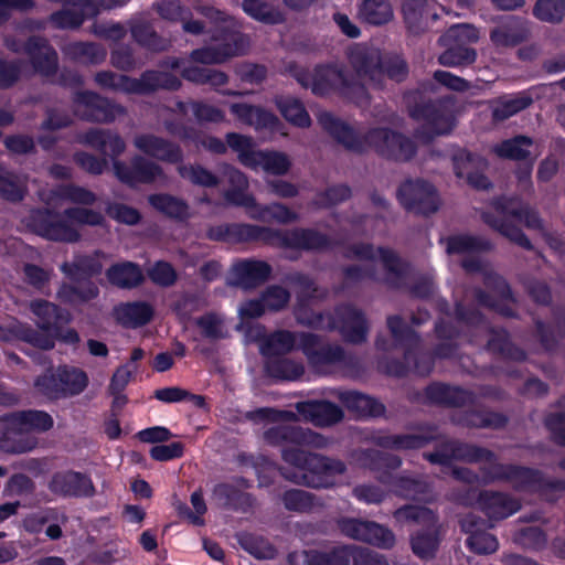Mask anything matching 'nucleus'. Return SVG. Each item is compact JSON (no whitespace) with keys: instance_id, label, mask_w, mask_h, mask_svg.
<instances>
[{"instance_id":"nucleus-1","label":"nucleus","mask_w":565,"mask_h":565,"mask_svg":"<svg viewBox=\"0 0 565 565\" xmlns=\"http://www.w3.org/2000/svg\"><path fill=\"white\" fill-rule=\"evenodd\" d=\"M318 435L308 428L278 425L264 431L265 441L280 447L281 459L290 467H279L281 477L295 484L327 489L334 484V478L344 473L345 465L340 459L305 450L316 444Z\"/></svg>"},{"instance_id":"nucleus-2","label":"nucleus","mask_w":565,"mask_h":565,"mask_svg":"<svg viewBox=\"0 0 565 565\" xmlns=\"http://www.w3.org/2000/svg\"><path fill=\"white\" fill-rule=\"evenodd\" d=\"M205 236L213 242L231 244L260 242L275 248L305 252H320L331 246V239L327 234L309 227L280 230L247 223H225L210 226Z\"/></svg>"},{"instance_id":"nucleus-3","label":"nucleus","mask_w":565,"mask_h":565,"mask_svg":"<svg viewBox=\"0 0 565 565\" xmlns=\"http://www.w3.org/2000/svg\"><path fill=\"white\" fill-rule=\"evenodd\" d=\"M435 90V83L430 79L422 82L419 87L404 94V103L409 118L420 122L415 136L433 141L438 136L448 135L455 127V118L446 102L440 98L427 96Z\"/></svg>"},{"instance_id":"nucleus-4","label":"nucleus","mask_w":565,"mask_h":565,"mask_svg":"<svg viewBox=\"0 0 565 565\" xmlns=\"http://www.w3.org/2000/svg\"><path fill=\"white\" fill-rule=\"evenodd\" d=\"M355 260L369 262L366 265L355 264V284L362 279H370L383 282L394 290L407 286L412 266L390 247L355 243Z\"/></svg>"},{"instance_id":"nucleus-5","label":"nucleus","mask_w":565,"mask_h":565,"mask_svg":"<svg viewBox=\"0 0 565 565\" xmlns=\"http://www.w3.org/2000/svg\"><path fill=\"white\" fill-rule=\"evenodd\" d=\"M497 213L484 212L482 221L512 243L533 250L534 246L525 233L509 217H513L530 230L541 231L544 227L539 212L516 196H500L492 203Z\"/></svg>"},{"instance_id":"nucleus-6","label":"nucleus","mask_w":565,"mask_h":565,"mask_svg":"<svg viewBox=\"0 0 565 565\" xmlns=\"http://www.w3.org/2000/svg\"><path fill=\"white\" fill-rule=\"evenodd\" d=\"M488 462L490 466L482 471L489 481L510 482L514 490L536 493L548 503H555L559 499L557 493L565 491V479L546 478L536 468L502 463L498 462L497 459Z\"/></svg>"},{"instance_id":"nucleus-7","label":"nucleus","mask_w":565,"mask_h":565,"mask_svg":"<svg viewBox=\"0 0 565 565\" xmlns=\"http://www.w3.org/2000/svg\"><path fill=\"white\" fill-rule=\"evenodd\" d=\"M386 324L393 342L385 335L379 334L375 339L376 349L383 352L397 348L403 349L404 359L409 363V370L420 376L429 375L434 369L435 359L431 352L422 350L419 333L398 315L388 316Z\"/></svg>"},{"instance_id":"nucleus-8","label":"nucleus","mask_w":565,"mask_h":565,"mask_svg":"<svg viewBox=\"0 0 565 565\" xmlns=\"http://www.w3.org/2000/svg\"><path fill=\"white\" fill-rule=\"evenodd\" d=\"M364 456L376 480L390 487L396 497L418 500L429 492V484L423 478L394 473L403 463L399 456L374 449L367 450Z\"/></svg>"},{"instance_id":"nucleus-9","label":"nucleus","mask_w":565,"mask_h":565,"mask_svg":"<svg viewBox=\"0 0 565 565\" xmlns=\"http://www.w3.org/2000/svg\"><path fill=\"white\" fill-rule=\"evenodd\" d=\"M6 430L0 436V449L10 454L31 451L36 441L24 437V433H46L54 426L53 417L45 411L24 409L4 417Z\"/></svg>"},{"instance_id":"nucleus-10","label":"nucleus","mask_w":565,"mask_h":565,"mask_svg":"<svg viewBox=\"0 0 565 565\" xmlns=\"http://www.w3.org/2000/svg\"><path fill=\"white\" fill-rule=\"evenodd\" d=\"M289 72L301 87L309 88L318 97H327L331 94L347 97L353 89V75L337 63L316 65L312 72L290 65Z\"/></svg>"},{"instance_id":"nucleus-11","label":"nucleus","mask_w":565,"mask_h":565,"mask_svg":"<svg viewBox=\"0 0 565 565\" xmlns=\"http://www.w3.org/2000/svg\"><path fill=\"white\" fill-rule=\"evenodd\" d=\"M363 140L379 156L395 162H408L417 153V145L413 139L391 128H373L364 137L355 130V153L362 151Z\"/></svg>"},{"instance_id":"nucleus-12","label":"nucleus","mask_w":565,"mask_h":565,"mask_svg":"<svg viewBox=\"0 0 565 565\" xmlns=\"http://www.w3.org/2000/svg\"><path fill=\"white\" fill-rule=\"evenodd\" d=\"M364 73L369 78L381 85L383 77L395 83L404 82L409 73L406 60L396 53H381L380 51L364 52L355 44V76Z\"/></svg>"},{"instance_id":"nucleus-13","label":"nucleus","mask_w":565,"mask_h":565,"mask_svg":"<svg viewBox=\"0 0 565 565\" xmlns=\"http://www.w3.org/2000/svg\"><path fill=\"white\" fill-rule=\"evenodd\" d=\"M298 350L306 356L310 369L318 374L326 375L347 360L342 345L324 341L322 335L313 332L300 331Z\"/></svg>"},{"instance_id":"nucleus-14","label":"nucleus","mask_w":565,"mask_h":565,"mask_svg":"<svg viewBox=\"0 0 565 565\" xmlns=\"http://www.w3.org/2000/svg\"><path fill=\"white\" fill-rule=\"evenodd\" d=\"M30 232L52 242L77 243L79 232L66 220L64 212L50 207L32 209L25 218Z\"/></svg>"},{"instance_id":"nucleus-15","label":"nucleus","mask_w":565,"mask_h":565,"mask_svg":"<svg viewBox=\"0 0 565 565\" xmlns=\"http://www.w3.org/2000/svg\"><path fill=\"white\" fill-rule=\"evenodd\" d=\"M4 44L13 53L28 55L34 71L40 75L56 74L58 55L46 38L41 35H30L26 40L7 38Z\"/></svg>"},{"instance_id":"nucleus-16","label":"nucleus","mask_w":565,"mask_h":565,"mask_svg":"<svg viewBox=\"0 0 565 565\" xmlns=\"http://www.w3.org/2000/svg\"><path fill=\"white\" fill-rule=\"evenodd\" d=\"M423 458L431 465L448 467L452 460L469 463L494 461L495 454L482 446L456 439H447L437 444L434 451L424 452Z\"/></svg>"},{"instance_id":"nucleus-17","label":"nucleus","mask_w":565,"mask_h":565,"mask_svg":"<svg viewBox=\"0 0 565 565\" xmlns=\"http://www.w3.org/2000/svg\"><path fill=\"white\" fill-rule=\"evenodd\" d=\"M397 200L408 212L429 216L439 209V195L436 188L423 179H407L397 189Z\"/></svg>"},{"instance_id":"nucleus-18","label":"nucleus","mask_w":565,"mask_h":565,"mask_svg":"<svg viewBox=\"0 0 565 565\" xmlns=\"http://www.w3.org/2000/svg\"><path fill=\"white\" fill-rule=\"evenodd\" d=\"M73 102L75 114L90 122H113L126 111L121 105L93 90L76 92Z\"/></svg>"},{"instance_id":"nucleus-19","label":"nucleus","mask_w":565,"mask_h":565,"mask_svg":"<svg viewBox=\"0 0 565 565\" xmlns=\"http://www.w3.org/2000/svg\"><path fill=\"white\" fill-rule=\"evenodd\" d=\"M113 170L118 181L130 189H136L139 184H152L163 175L158 163L140 154H135L128 162L114 159Z\"/></svg>"},{"instance_id":"nucleus-20","label":"nucleus","mask_w":565,"mask_h":565,"mask_svg":"<svg viewBox=\"0 0 565 565\" xmlns=\"http://www.w3.org/2000/svg\"><path fill=\"white\" fill-rule=\"evenodd\" d=\"M305 327L321 331H338L344 342L353 343V303L338 305L333 311H316L313 320L305 321Z\"/></svg>"},{"instance_id":"nucleus-21","label":"nucleus","mask_w":565,"mask_h":565,"mask_svg":"<svg viewBox=\"0 0 565 565\" xmlns=\"http://www.w3.org/2000/svg\"><path fill=\"white\" fill-rule=\"evenodd\" d=\"M47 488L53 494L62 498H92L96 492L92 478L75 470L54 472Z\"/></svg>"},{"instance_id":"nucleus-22","label":"nucleus","mask_w":565,"mask_h":565,"mask_svg":"<svg viewBox=\"0 0 565 565\" xmlns=\"http://www.w3.org/2000/svg\"><path fill=\"white\" fill-rule=\"evenodd\" d=\"M424 402L428 405L460 408L476 404L475 392L444 382H431L423 391Z\"/></svg>"},{"instance_id":"nucleus-23","label":"nucleus","mask_w":565,"mask_h":565,"mask_svg":"<svg viewBox=\"0 0 565 565\" xmlns=\"http://www.w3.org/2000/svg\"><path fill=\"white\" fill-rule=\"evenodd\" d=\"M460 529L468 535L466 546L469 551L479 554H492L499 547L495 535L489 533L488 521L475 513H468L459 521Z\"/></svg>"},{"instance_id":"nucleus-24","label":"nucleus","mask_w":565,"mask_h":565,"mask_svg":"<svg viewBox=\"0 0 565 565\" xmlns=\"http://www.w3.org/2000/svg\"><path fill=\"white\" fill-rule=\"evenodd\" d=\"M552 318L554 326L545 322L540 317H532L533 338L539 342L542 350L546 353H554L559 348L561 340H565V307L555 306L552 308Z\"/></svg>"},{"instance_id":"nucleus-25","label":"nucleus","mask_w":565,"mask_h":565,"mask_svg":"<svg viewBox=\"0 0 565 565\" xmlns=\"http://www.w3.org/2000/svg\"><path fill=\"white\" fill-rule=\"evenodd\" d=\"M473 406L454 415L452 423L465 428L492 430L503 429L509 424V417L505 414L477 403Z\"/></svg>"},{"instance_id":"nucleus-26","label":"nucleus","mask_w":565,"mask_h":565,"mask_svg":"<svg viewBox=\"0 0 565 565\" xmlns=\"http://www.w3.org/2000/svg\"><path fill=\"white\" fill-rule=\"evenodd\" d=\"M530 21L520 15H508L490 31V41L497 47H515L529 40Z\"/></svg>"},{"instance_id":"nucleus-27","label":"nucleus","mask_w":565,"mask_h":565,"mask_svg":"<svg viewBox=\"0 0 565 565\" xmlns=\"http://www.w3.org/2000/svg\"><path fill=\"white\" fill-rule=\"evenodd\" d=\"M482 164L483 159L468 150H459L452 156L455 175L466 180L476 190H489L492 186L489 178L479 169Z\"/></svg>"},{"instance_id":"nucleus-28","label":"nucleus","mask_w":565,"mask_h":565,"mask_svg":"<svg viewBox=\"0 0 565 565\" xmlns=\"http://www.w3.org/2000/svg\"><path fill=\"white\" fill-rule=\"evenodd\" d=\"M477 504L487 518L493 521L508 519L521 509V502L516 498L494 490H481Z\"/></svg>"},{"instance_id":"nucleus-29","label":"nucleus","mask_w":565,"mask_h":565,"mask_svg":"<svg viewBox=\"0 0 565 565\" xmlns=\"http://www.w3.org/2000/svg\"><path fill=\"white\" fill-rule=\"evenodd\" d=\"M271 271L273 268L267 262L243 259L233 265L230 285L243 289H254L266 282Z\"/></svg>"},{"instance_id":"nucleus-30","label":"nucleus","mask_w":565,"mask_h":565,"mask_svg":"<svg viewBox=\"0 0 565 565\" xmlns=\"http://www.w3.org/2000/svg\"><path fill=\"white\" fill-rule=\"evenodd\" d=\"M135 147L145 154L168 163H181L183 151L178 143L153 134H141L134 140Z\"/></svg>"},{"instance_id":"nucleus-31","label":"nucleus","mask_w":565,"mask_h":565,"mask_svg":"<svg viewBox=\"0 0 565 565\" xmlns=\"http://www.w3.org/2000/svg\"><path fill=\"white\" fill-rule=\"evenodd\" d=\"M296 409L305 419L318 427L334 425L343 418L342 408L335 403L324 399L299 402Z\"/></svg>"},{"instance_id":"nucleus-32","label":"nucleus","mask_w":565,"mask_h":565,"mask_svg":"<svg viewBox=\"0 0 565 565\" xmlns=\"http://www.w3.org/2000/svg\"><path fill=\"white\" fill-rule=\"evenodd\" d=\"M181 79L166 71L146 70L134 81V94L148 96L158 90L177 92L181 88Z\"/></svg>"},{"instance_id":"nucleus-33","label":"nucleus","mask_w":565,"mask_h":565,"mask_svg":"<svg viewBox=\"0 0 565 565\" xmlns=\"http://www.w3.org/2000/svg\"><path fill=\"white\" fill-rule=\"evenodd\" d=\"M226 42L215 46H203L190 53V60L205 65L218 64L227 58L239 54L238 44L243 42L241 33H228L224 38Z\"/></svg>"},{"instance_id":"nucleus-34","label":"nucleus","mask_w":565,"mask_h":565,"mask_svg":"<svg viewBox=\"0 0 565 565\" xmlns=\"http://www.w3.org/2000/svg\"><path fill=\"white\" fill-rule=\"evenodd\" d=\"M299 332L279 329L265 334L259 341V353L264 360L273 356H286L298 350Z\"/></svg>"},{"instance_id":"nucleus-35","label":"nucleus","mask_w":565,"mask_h":565,"mask_svg":"<svg viewBox=\"0 0 565 565\" xmlns=\"http://www.w3.org/2000/svg\"><path fill=\"white\" fill-rule=\"evenodd\" d=\"M212 494L218 505L225 510L246 513L255 504V498L252 493L242 491L227 482L215 484Z\"/></svg>"},{"instance_id":"nucleus-36","label":"nucleus","mask_w":565,"mask_h":565,"mask_svg":"<svg viewBox=\"0 0 565 565\" xmlns=\"http://www.w3.org/2000/svg\"><path fill=\"white\" fill-rule=\"evenodd\" d=\"M31 311L38 318L39 329L49 334L60 324H68L72 321V315L67 309L43 299L32 301Z\"/></svg>"},{"instance_id":"nucleus-37","label":"nucleus","mask_w":565,"mask_h":565,"mask_svg":"<svg viewBox=\"0 0 565 565\" xmlns=\"http://www.w3.org/2000/svg\"><path fill=\"white\" fill-rule=\"evenodd\" d=\"M355 541L365 542L381 550H392L396 537L394 532L383 524L355 518Z\"/></svg>"},{"instance_id":"nucleus-38","label":"nucleus","mask_w":565,"mask_h":565,"mask_svg":"<svg viewBox=\"0 0 565 565\" xmlns=\"http://www.w3.org/2000/svg\"><path fill=\"white\" fill-rule=\"evenodd\" d=\"M373 443L390 450H418L437 439V436L427 434H377Z\"/></svg>"},{"instance_id":"nucleus-39","label":"nucleus","mask_w":565,"mask_h":565,"mask_svg":"<svg viewBox=\"0 0 565 565\" xmlns=\"http://www.w3.org/2000/svg\"><path fill=\"white\" fill-rule=\"evenodd\" d=\"M488 333L490 335L487 342V349L494 355H499L504 360L514 362H524L527 359V353L524 349L516 345L510 337V333L504 328L489 327Z\"/></svg>"},{"instance_id":"nucleus-40","label":"nucleus","mask_w":565,"mask_h":565,"mask_svg":"<svg viewBox=\"0 0 565 565\" xmlns=\"http://www.w3.org/2000/svg\"><path fill=\"white\" fill-rule=\"evenodd\" d=\"M402 12L408 31L414 34L424 32L438 18L427 0H405Z\"/></svg>"},{"instance_id":"nucleus-41","label":"nucleus","mask_w":565,"mask_h":565,"mask_svg":"<svg viewBox=\"0 0 565 565\" xmlns=\"http://www.w3.org/2000/svg\"><path fill=\"white\" fill-rule=\"evenodd\" d=\"M264 373L274 382H295L305 374V365L301 361L286 356H273L264 360Z\"/></svg>"},{"instance_id":"nucleus-42","label":"nucleus","mask_w":565,"mask_h":565,"mask_svg":"<svg viewBox=\"0 0 565 565\" xmlns=\"http://www.w3.org/2000/svg\"><path fill=\"white\" fill-rule=\"evenodd\" d=\"M116 320L126 328L148 324L154 315L153 307L146 301L124 302L114 308Z\"/></svg>"},{"instance_id":"nucleus-43","label":"nucleus","mask_w":565,"mask_h":565,"mask_svg":"<svg viewBox=\"0 0 565 565\" xmlns=\"http://www.w3.org/2000/svg\"><path fill=\"white\" fill-rule=\"evenodd\" d=\"M81 141L113 158L120 156L126 149L124 139L117 132L105 129H88Z\"/></svg>"},{"instance_id":"nucleus-44","label":"nucleus","mask_w":565,"mask_h":565,"mask_svg":"<svg viewBox=\"0 0 565 565\" xmlns=\"http://www.w3.org/2000/svg\"><path fill=\"white\" fill-rule=\"evenodd\" d=\"M63 52L71 61L83 65H100L107 57L105 46L96 42H70Z\"/></svg>"},{"instance_id":"nucleus-45","label":"nucleus","mask_w":565,"mask_h":565,"mask_svg":"<svg viewBox=\"0 0 565 565\" xmlns=\"http://www.w3.org/2000/svg\"><path fill=\"white\" fill-rule=\"evenodd\" d=\"M103 265L98 258L89 255H79L73 262H65L61 265V271L73 282L92 281V278L99 275Z\"/></svg>"},{"instance_id":"nucleus-46","label":"nucleus","mask_w":565,"mask_h":565,"mask_svg":"<svg viewBox=\"0 0 565 565\" xmlns=\"http://www.w3.org/2000/svg\"><path fill=\"white\" fill-rule=\"evenodd\" d=\"M106 278L110 285L120 289L136 288L145 280L140 266L129 260L109 266L106 270Z\"/></svg>"},{"instance_id":"nucleus-47","label":"nucleus","mask_w":565,"mask_h":565,"mask_svg":"<svg viewBox=\"0 0 565 565\" xmlns=\"http://www.w3.org/2000/svg\"><path fill=\"white\" fill-rule=\"evenodd\" d=\"M57 372L63 399L81 395L89 385L88 374L81 367L60 364Z\"/></svg>"},{"instance_id":"nucleus-48","label":"nucleus","mask_w":565,"mask_h":565,"mask_svg":"<svg viewBox=\"0 0 565 565\" xmlns=\"http://www.w3.org/2000/svg\"><path fill=\"white\" fill-rule=\"evenodd\" d=\"M411 548L420 559H431L440 545V533L437 523L425 525L424 529L411 535Z\"/></svg>"},{"instance_id":"nucleus-49","label":"nucleus","mask_w":565,"mask_h":565,"mask_svg":"<svg viewBox=\"0 0 565 565\" xmlns=\"http://www.w3.org/2000/svg\"><path fill=\"white\" fill-rule=\"evenodd\" d=\"M130 34L137 44L151 52H164L170 46V41L162 38L147 20L131 22Z\"/></svg>"},{"instance_id":"nucleus-50","label":"nucleus","mask_w":565,"mask_h":565,"mask_svg":"<svg viewBox=\"0 0 565 565\" xmlns=\"http://www.w3.org/2000/svg\"><path fill=\"white\" fill-rule=\"evenodd\" d=\"M493 247L488 238L471 234H455L446 239V252L449 255L487 253Z\"/></svg>"},{"instance_id":"nucleus-51","label":"nucleus","mask_w":565,"mask_h":565,"mask_svg":"<svg viewBox=\"0 0 565 565\" xmlns=\"http://www.w3.org/2000/svg\"><path fill=\"white\" fill-rule=\"evenodd\" d=\"M317 119L323 131H326L337 143L342 145L348 150H353L352 126L330 111H321Z\"/></svg>"},{"instance_id":"nucleus-52","label":"nucleus","mask_w":565,"mask_h":565,"mask_svg":"<svg viewBox=\"0 0 565 565\" xmlns=\"http://www.w3.org/2000/svg\"><path fill=\"white\" fill-rule=\"evenodd\" d=\"M258 168H262L268 174L282 177L289 172L291 161L289 157L281 151L257 150L249 169L257 170Z\"/></svg>"},{"instance_id":"nucleus-53","label":"nucleus","mask_w":565,"mask_h":565,"mask_svg":"<svg viewBox=\"0 0 565 565\" xmlns=\"http://www.w3.org/2000/svg\"><path fill=\"white\" fill-rule=\"evenodd\" d=\"M149 204L169 218L184 221L189 217L188 203L169 193H154L148 196Z\"/></svg>"},{"instance_id":"nucleus-54","label":"nucleus","mask_w":565,"mask_h":565,"mask_svg":"<svg viewBox=\"0 0 565 565\" xmlns=\"http://www.w3.org/2000/svg\"><path fill=\"white\" fill-rule=\"evenodd\" d=\"M62 284L57 290V298L61 302L70 306H78L89 302L99 295V289L93 281Z\"/></svg>"},{"instance_id":"nucleus-55","label":"nucleus","mask_w":565,"mask_h":565,"mask_svg":"<svg viewBox=\"0 0 565 565\" xmlns=\"http://www.w3.org/2000/svg\"><path fill=\"white\" fill-rule=\"evenodd\" d=\"M275 105L281 116L291 125L299 128L310 127V115L300 99L291 96H277Z\"/></svg>"},{"instance_id":"nucleus-56","label":"nucleus","mask_w":565,"mask_h":565,"mask_svg":"<svg viewBox=\"0 0 565 565\" xmlns=\"http://www.w3.org/2000/svg\"><path fill=\"white\" fill-rule=\"evenodd\" d=\"M305 565H350L353 545H340L329 552L318 550L305 551Z\"/></svg>"},{"instance_id":"nucleus-57","label":"nucleus","mask_w":565,"mask_h":565,"mask_svg":"<svg viewBox=\"0 0 565 565\" xmlns=\"http://www.w3.org/2000/svg\"><path fill=\"white\" fill-rule=\"evenodd\" d=\"M249 217L260 222L274 221L282 225L299 221V214L280 202L258 204L256 212H249Z\"/></svg>"},{"instance_id":"nucleus-58","label":"nucleus","mask_w":565,"mask_h":565,"mask_svg":"<svg viewBox=\"0 0 565 565\" xmlns=\"http://www.w3.org/2000/svg\"><path fill=\"white\" fill-rule=\"evenodd\" d=\"M181 77L195 85H210L213 88H218L228 83L226 73L196 65L182 67Z\"/></svg>"},{"instance_id":"nucleus-59","label":"nucleus","mask_w":565,"mask_h":565,"mask_svg":"<svg viewBox=\"0 0 565 565\" xmlns=\"http://www.w3.org/2000/svg\"><path fill=\"white\" fill-rule=\"evenodd\" d=\"M26 195V186L21 178L0 164V199L10 203H19Z\"/></svg>"},{"instance_id":"nucleus-60","label":"nucleus","mask_w":565,"mask_h":565,"mask_svg":"<svg viewBox=\"0 0 565 565\" xmlns=\"http://www.w3.org/2000/svg\"><path fill=\"white\" fill-rule=\"evenodd\" d=\"M242 9L248 17L264 24L276 25L285 21L280 10L262 0H243Z\"/></svg>"},{"instance_id":"nucleus-61","label":"nucleus","mask_w":565,"mask_h":565,"mask_svg":"<svg viewBox=\"0 0 565 565\" xmlns=\"http://www.w3.org/2000/svg\"><path fill=\"white\" fill-rule=\"evenodd\" d=\"M532 145V138L524 135H519L513 138L505 139L499 145H495L493 152L502 159L521 161L526 160L530 157V150L526 148Z\"/></svg>"},{"instance_id":"nucleus-62","label":"nucleus","mask_w":565,"mask_h":565,"mask_svg":"<svg viewBox=\"0 0 565 565\" xmlns=\"http://www.w3.org/2000/svg\"><path fill=\"white\" fill-rule=\"evenodd\" d=\"M33 387L38 395L42 396L50 403L63 399L62 390L60 388L57 366H51L38 375L34 379Z\"/></svg>"},{"instance_id":"nucleus-63","label":"nucleus","mask_w":565,"mask_h":565,"mask_svg":"<svg viewBox=\"0 0 565 565\" xmlns=\"http://www.w3.org/2000/svg\"><path fill=\"white\" fill-rule=\"evenodd\" d=\"M237 541L244 551L258 559H273L277 554L276 547L260 535L242 532Z\"/></svg>"},{"instance_id":"nucleus-64","label":"nucleus","mask_w":565,"mask_h":565,"mask_svg":"<svg viewBox=\"0 0 565 565\" xmlns=\"http://www.w3.org/2000/svg\"><path fill=\"white\" fill-rule=\"evenodd\" d=\"M532 15L543 23L561 24L565 19V0H536Z\"/></svg>"}]
</instances>
